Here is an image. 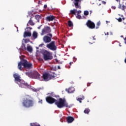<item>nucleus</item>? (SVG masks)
<instances>
[{"label":"nucleus","mask_w":126,"mask_h":126,"mask_svg":"<svg viewBox=\"0 0 126 126\" xmlns=\"http://www.w3.org/2000/svg\"><path fill=\"white\" fill-rule=\"evenodd\" d=\"M31 126H41L38 123H32L30 124Z\"/></svg>","instance_id":"22"},{"label":"nucleus","mask_w":126,"mask_h":126,"mask_svg":"<svg viewBox=\"0 0 126 126\" xmlns=\"http://www.w3.org/2000/svg\"><path fill=\"white\" fill-rule=\"evenodd\" d=\"M44 81H49V80H51L52 78H55V75L50 74L49 73H44L42 74V76Z\"/></svg>","instance_id":"6"},{"label":"nucleus","mask_w":126,"mask_h":126,"mask_svg":"<svg viewBox=\"0 0 126 126\" xmlns=\"http://www.w3.org/2000/svg\"><path fill=\"white\" fill-rule=\"evenodd\" d=\"M99 0V1H100V0Z\"/></svg>","instance_id":"55"},{"label":"nucleus","mask_w":126,"mask_h":126,"mask_svg":"<svg viewBox=\"0 0 126 126\" xmlns=\"http://www.w3.org/2000/svg\"><path fill=\"white\" fill-rule=\"evenodd\" d=\"M85 99V97H84V96H82V97H78L77 98V100L79 102V103H82V100H84Z\"/></svg>","instance_id":"21"},{"label":"nucleus","mask_w":126,"mask_h":126,"mask_svg":"<svg viewBox=\"0 0 126 126\" xmlns=\"http://www.w3.org/2000/svg\"><path fill=\"white\" fill-rule=\"evenodd\" d=\"M22 66L25 69H32L33 68V64L26 60L23 59L18 63V68L20 70H22Z\"/></svg>","instance_id":"1"},{"label":"nucleus","mask_w":126,"mask_h":126,"mask_svg":"<svg viewBox=\"0 0 126 126\" xmlns=\"http://www.w3.org/2000/svg\"><path fill=\"white\" fill-rule=\"evenodd\" d=\"M40 28H40V27H38V29H40Z\"/></svg>","instance_id":"51"},{"label":"nucleus","mask_w":126,"mask_h":126,"mask_svg":"<svg viewBox=\"0 0 126 126\" xmlns=\"http://www.w3.org/2000/svg\"><path fill=\"white\" fill-rule=\"evenodd\" d=\"M55 18L56 17L54 16L49 15L46 17L45 20L46 21H49L50 22L51 21H53Z\"/></svg>","instance_id":"14"},{"label":"nucleus","mask_w":126,"mask_h":126,"mask_svg":"<svg viewBox=\"0 0 126 126\" xmlns=\"http://www.w3.org/2000/svg\"><path fill=\"white\" fill-rule=\"evenodd\" d=\"M68 25L69 27H73V23H72V22L70 20L68 21Z\"/></svg>","instance_id":"24"},{"label":"nucleus","mask_w":126,"mask_h":126,"mask_svg":"<svg viewBox=\"0 0 126 126\" xmlns=\"http://www.w3.org/2000/svg\"><path fill=\"white\" fill-rule=\"evenodd\" d=\"M55 104L59 109L64 108V107L65 108H69L68 103L66 102L65 98H60L59 100H56Z\"/></svg>","instance_id":"3"},{"label":"nucleus","mask_w":126,"mask_h":126,"mask_svg":"<svg viewBox=\"0 0 126 126\" xmlns=\"http://www.w3.org/2000/svg\"><path fill=\"white\" fill-rule=\"evenodd\" d=\"M27 28L28 29H30V30H32V28H31V27H28Z\"/></svg>","instance_id":"41"},{"label":"nucleus","mask_w":126,"mask_h":126,"mask_svg":"<svg viewBox=\"0 0 126 126\" xmlns=\"http://www.w3.org/2000/svg\"><path fill=\"white\" fill-rule=\"evenodd\" d=\"M29 24H30V25H31V26H33V25H35V24L33 22V21H32V20H30L29 22H28Z\"/></svg>","instance_id":"27"},{"label":"nucleus","mask_w":126,"mask_h":126,"mask_svg":"<svg viewBox=\"0 0 126 126\" xmlns=\"http://www.w3.org/2000/svg\"><path fill=\"white\" fill-rule=\"evenodd\" d=\"M25 74L27 75V76H29L30 78H32L33 77V73H30V72H26Z\"/></svg>","instance_id":"18"},{"label":"nucleus","mask_w":126,"mask_h":126,"mask_svg":"<svg viewBox=\"0 0 126 126\" xmlns=\"http://www.w3.org/2000/svg\"><path fill=\"white\" fill-rule=\"evenodd\" d=\"M21 49L23 50V51H26V47L25 46V44L24 43H23L21 46Z\"/></svg>","instance_id":"26"},{"label":"nucleus","mask_w":126,"mask_h":126,"mask_svg":"<svg viewBox=\"0 0 126 126\" xmlns=\"http://www.w3.org/2000/svg\"><path fill=\"white\" fill-rule=\"evenodd\" d=\"M32 79L40 80L41 79V75H40L38 72L34 71L32 72Z\"/></svg>","instance_id":"12"},{"label":"nucleus","mask_w":126,"mask_h":126,"mask_svg":"<svg viewBox=\"0 0 126 126\" xmlns=\"http://www.w3.org/2000/svg\"><path fill=\"white\" fill-rule=\"evenodd\" d=\"M38 60L39 61H41V62H43V59L42 58H39Z\"/></svg>","instance_id":"40"},{"label":"nucleus","mask_w":126,"mask_h":126,"mask_svg":"<svg viewBox=\"0 0 126 126\" xmlns=\"http://www.w3.org/2000/svg\"><path fill=\"white\" fill-rule=\"evenodd\" d=\"M58 69H61V66H58Z\"/></svg>","instance_id":"42"},{"label":"nucleus","mask_w":126,"mask_h":126,"mask_svg":"<svg viewBox=\"0 0 126 126\" xmlns=\"http://www.w3.org/2000/svg\"><path fill=\"white\" fill-rule=\"evenodd\" d=\"M100 24H101V23H100V22H98L97 23L96 25H97V26H100Z\"/></svg>","instance_id":"34"},{"label":"nucleus","mask_w":126,"mask_h":126,"mask_svg":"<svg viewBox=\"0 0 126 126\" xmlns=\"http://www.w3.org/2000/svg\"><path fill=\"white\" fill-rule=\"evenodd\" d=\"M117 20L119 21V22H122V18H119Z\"/></svg>","instance_id":"32"},{"label":"nucleus","mask_w":126,"mask_h":126,"mask_svg":"<svg viewBox=\"0 0 126 126\" xmlns=\"http://www.w3.org/2000/svg\"><path fill=\"white\" fill-rule=\"evenodd\" d=\"M99 28V27H96V29H98Z\"/></svg>","instance_id":"49"},{"label":"nucleus","mask_w":126,"mask_h":126,"mask_svg":"<svg viewBox=\"0 0 126 126\" xmlns=\"http://www.w3.org/2000/svg\"><path fill=\"white\" fill-rule=\"evenodd\" d=\"M76 18L78 19H81V16L79 14H77Z\"/></svg>","instance_id":"29"},{"label":"nucleus","mask_w":126,"mask_h":126,"mask_svg":"<svg viewBox=\"0 0 126 126\" xmlns=\"http://www.w3.org/2000/svg\"><path fill=\"white\" fill-rule=\"evenodd\" d=\"M125 40H126V37L125 38Z\"/></svg>","instance_id":"54"},{"label":"nucleus","mask_w":126,"mask_h":126,"mask_svg":"<svg viewBox=\"0 0 126 126\" xmlns=\"http://www.w3.org/2000/svg\"><path fill=\"white\" fill-rule=\"evenodd\" d=\"M36 17H40V16L39 15H37V16H36Z\"/></svg>","instance_id":"48"},{"label":"nucleus","mask_w":126,"mask_h":126,"mask_svg":"<svg viewBox=\"0 0 126 126\" xmlns=\"http://www.w3.org/2000/svg\"><path fill=\"white\" fill-rule=\"evenodd\" d=\"M72 63H73V62H70V63H69V65H70V66H69L68 68H70V65H71V64H72Z\"/></svg>","instance_id":"36"},{"label":"nucleus","mask_w":126,"mask_h":126,"mask_svg":"<svg viewBox=\"0 0 126 126\" xmlns=\"http://www.w3.org/2000/svg\"><path fill=\"white\" fill-rule=\"evenodd\" d=\"M114 8V9H116V7H115Z\"/></svg>","instance_id":"53"},{"label":"nucleus","mask_w":126,"mask_h":126,"mask_svg":"<svg viewBox=\"0 0 126 126\" xmlns=\"http://www.w3.org/2000/svg\"><path fill=\"white\" fill-rule=\"evenodd\" d=\"M93 43H95V42H89V43H90V44H93Z\"/></svg>","instance_id":"43"},{"label":"nucleus","mask_w":126,"mask_h":126,"mask_svg":"<svg viewBox=\"0 0 126 126\" xmlns=\"http://www.w3.org/2000/svg\"><path fill=\"white\" fill-rule=\"evenodd\" d=\"M38 103H40V104H42L43 103V100L40 99Z\"/></svg>","instance_id":"35"},{"label":"nucleus","mask_w":126,"mask_h":126,"mask_svg":"<svg viewBox=\"0 0 126 126\" xmlns=\"http://www.w3.org/2000/svg\"><path fill=\"white\" fill-rule=\"evenodd\" d=\"M41 54L43 55L44 61H51V60H53V56L50 52L44 50L42 51Z\"/></svg>","instance_id":"5"},{"label":"nucleus","mask_w":126,"mask_h":126,"mask_svg":"<svg viewBox=\"0 0 126 126\" xmlns=\"http://www.w3.org/2000/svg\"><path fill=\"white\" fill-rule=\"evenodd\" d=\"M13 77L15 78V81L20 83L18 84L19 87H21V88H26V87H28L29 86L28 84L21 80L20 79V76L18 75V74H14L13 75Z\"/></svg>","instance_id":"4"},{"label":"nucleus","mask_w":126,"mask_h":126,"mask_svg":"<svg viewBox=\"0 0 126 126\" xmlns=\"http://www.w3.org/2000/svg\"><path fill=\"white\" fill-rule=\"evenodd\" d=\"M32 37L34 39H37V37H38V33L36 32H33L32 33Z\"/></svg>","instance_id":"19"},{"label":"nucleus","mask_w":126,"mask_h":126,"mask_svg":"<svg viewBox=\"0 0 126 126\" xmlns=\"http://www.w3.org/2000/svg\"><path fill=\"white\" fill-rule=\"evenodd\" d=\"M105 35H109V32H107L106 34L105 33Z\"/></svg>","instance_id":"47"},{"label":"nucleus","mask_w":126,"mask_h":126,"mask_svg":"<svg viewBox=\"0 0 126 126\" xmlns=\"http://www.w3.org/2000/svg\"><path fill=\"white\" fill-rule=\"evenodd\" d=\"M76 12L77 13V14H79V13H81V10H79V11L76 10Z\"/></svg>","instance_id":"33"},{"label":"nucleus","mask_w":126,"mask_h":126,"mask_svg":"<svg viewBox=\"0 0 126 126\" xmlns=\"http://www.w3.org/2000/svg\"><path fill=\"white\" fill-rule=\"evenodd\" d=\"M52 38H53V35L52 33H49L48 35H45L43 37V41L45 43H50L52 41Z\"/></svg>","instance_id":"8"},{"label":"nucleus","mask_w":126,"mask_h":126,"mask_svg":"<svg viewBox=\"0 0 126 126\" xmlns=\"http://www.w3.org/2000/svg\"><path fill=\"white\" fill-rule=\"evenodd\" d=\"M23 107L29 109V108H31L34 106V101L31 98V96L29 95H26L23 99L22 102Z\"/></svg>","instance_id":"2"},{"label":"nucleus","mask_w":126,"mask_h":126,"mask_svg":"<svg viewBox=\"0 0 126 126\" xmlns=\"http://www.w3.org/2000/svg\"><path fill=\"white\" fill-rule=\"evenodd\" d=\"M73 60H74V61L75 60V61H76V58H75V57H74L73 58Z\"/></svg>","instance_id":"44"},{"label":"nucleus","mask_w":126,"mask_h":126,"mask_svg":"<svg viewBox=\"0 0 126 126\" xmlns=\"http://www.w3.org/2000/svg\"><path fill=\"white\" fill-rule=\"evenodd\" d=\"M124 62H125V63H126V58L125 59Z\"/></svg>","instance_id":"46"},{"label":"nucleus","mask_w":126,"mask_h":126,"mask_svg":"<svg viewBox=\"0 0 126 126\" xmlns=\"http://www.w3.org/2000/svg\"><path fill=\"white\" fill-rule=\"evenodd\" d=\"M114 8V9H116V7H115Z\"/></svg>","instance_id":"52"},{"label":"nucleus","mask_w":126,"mask_h":126,"mask_svg":"<svg viewBox=\"0 0 126 126\" xmlns=\"http://www.w3.org/2000/svg\"><path fill=\"white\" fill-rule=\"evenodd\" d=\"M27 50L28 52H30V53L32 52V51H33L32 49V47L30 46H27Z\"/></svg>","instance_id":"23"},{"label":"nucleus","mask_w":126,"mask_h":126,"mask_svg":"<svg viewBox=\"0 0 126 126\" xmlns=\"http://www.w3.org/2000/svg\"><path fill=\"white\" fill-rule=\"evenodd\" d=\"M66 121L68 124H71V123L74 121V118L71 116H68L66 117Z\"/></svg>","instance_id":"15"},{"label":"nucleus","mask_w":126,"mask_h":126,"mask_svg":"<svg viewBox=\"0 0 126 126\" xmlns=\"http://www.w3.org/2000/svg\"><path fill=\"white\" fill-rule=\"evenodd\" d=\"M102 3H103V4H106V1H102Z\"/></svg>","instance_id":"38"},{"label":"nucleus","mask_w":126,"mask_h":126,"mask_svg":"<svg viewBox=\"0 0 126 126\" xmlns=\"http://www.w3.org/2000/svg\"><path fill=\"white\" fill-rule=\"evenodd\" d=\"M51 28L49 26H46L42 29L41 35V36H43V35H44V34H48V33H51Z\"/></svg>","instance_id":"9"},{"label":"nucleus","mask_w":126,"mask_h":126,"mask_svg":"<svg viewBox=\"0 0 126 126\" xmlns=\"http://www.w3.org/2000/svg\"><path fill=\"white\" fill-rule=\"evenodd\" d=\"M46 101L48 104H54V103H56L57 99L51 96H47L46 97Z\"/></svg>","instance_id":"11"},{"label":"nucleus","mask_w":126,"mask_h":126,"mask_svg":"<svg viewBox=\"0 0 126 126\" xmlns=\"http://www.w3.org/2000/svg\"><path fill=\"white\" fill-rule=\"evenodd\" d=\"M86 25L90 29H94L95 28V24L90 20H88Z\"/></svg>","instance_id":"10"},{"label":"nucleus","mask_w":126,"mask_h":126,"mask_svg":"<svg viewBox=\"0 0 126 126\" xmlns=\"http://www.w3.org/2000/svg\"><path fill=\"white\" fill-rule=\"evenodd\" d=\"M84 15H86V16H87V15H88L89 14V12H88V11H85L84 12Z\"/></svg>","instance_id":"28"},{"label":"nucleus","mask_w":126,"mask_h":126,"mask_svg":"<svg viewBox=\"0 0 126 126\" xmlns=\"http://www.w3.org/2000/svg\"><path fill=\"white\" fill-rule=\"evenodd\" d=\"M70 14H74V15H76V9H74L73 10H71L70 11Z\"/></svg>","instance_id":"20"},{"label":"nucleus","mask_w":126,"mask_h":126,"mask_svg":"<svg viewBox=\"0 0 126 126\" xmlns=\"http://www.w3.org/2000/svg\"><path fill=\"white\" fill-rule=\"evenodd\" d=\"M121 37H123V35H122V36H121Z\"/></svg>","instance_id":"57"},{"label":"nucleus","mask_w":126,"mask_h":126,"mask_svg":"<svg viewBox=\"0 0 126 126\" xmlns=\"http://www.w3.org/2000/svg\"><path fill=\"white\" fill-rule=\"evenodd\" d=\"M32 33L30 32H25L24 33V38L26 37H31Z\"/></svg>","instance_id":"16"},{"label":"nucleus","mask_w":126,"mask_h":126,"mask_svg":"<svg viewBox=\"0 0 126 126\" xmlns=\"http://www.w3.org/2000/svg\"><path fill=\"white\" fill-rule=\"evenodd\" d=\"M68 93H73L74 92V88L71 87L67 89Z\"/></svg>","instance_id":"17"},{"label":"nucleus","mask_w":126,"mask_h":126,"mask_svg":"<svg viewBox=\"0 0 126 126\" xmlns=\"http://www.w3.org/2000/svg\"><path fill=\"white\" fill-rule=\"evenodd\" d=\"M119 8H122V6H121V5L119 6Z\"/></svg>","instance_id":"45"},{"label":"nucleus","mask_w":126,"mask_h":126,"mask_svg":"<svg viewBox=\"0 0 126 126\" xmlns=\"http://www.w3.org/2000/svg\"><path fill=\"white\" fill-rule=\"evenodd\" d=\"M87 85H88V86H89V85H88V84Z\"/></svg>","instance_id":"56"},{"label":"nucleus","mask_w":126,"mask_h":126,"mask_svg":"<svg viewBox=\"0 0 126 126\" xmlns=\"http://www.w3.org/2000/svg\"><path fill=\"white\" fill-rule=\"evenodd\" d=\"M47 4H45L44 5V8H47Z\"/></svg>","instance_id":"39"},{"label":"nucleus","mask_w":126,"mask_h":126,"mask_svg":"<svg viewBox=\"0 0 126 126\" xmlns=\"http://www.w3.org/2000/svg\"><path fill=\"white\" fill-rule=\"evenodd\" d=\"M75 2L74 3L75 7L76 8H79V9H81V6L79 5V2L81 1V0H74Z\"/></svg>","instance_id":"13"},{"label":"nucleus","mask_w":126,"mask_h":126,"mask_svg":"<svg viewBox=\"0 0 126 126\" xmlns=\"http://www.w3.org/2000/svg\"><path fill=\"white\" fill-rule=\"evenodd\" d=\"M47 48L51 50V51H56L57 50V46H56V41H52L49 44H47Z\"/></svg>","instance_id":"7"},{"label":"nucleus","mask_w":126,"mask_h":126,"mask_svg":"<svg viewBox=\"0 0 126 126\" xmlns=\"http://www.w3.org/2000/svg\"><path fill=\"white\" fill-rule=\"evenodd\" d=\"M84 113L88 115V114L90 113V109H89V108H86L84 111Z\"/></svg>","instance_id":"25"},{"label":"nucleus","mask_w":126,"mask_h":126,"mask_svg":"<svg viewBox=\"0 0 126 126\" xmlns=\"http://www.w3.org/2000/svg\"><path fill=\"white\" fill-rule=\"evenodd\" d=\"M126 6L125 5H123L122 6V10H124L125 11V9H126Z\"/></svg>","instance_id":"30"},{"label":"nucleus","mask_w":126,"mask_h":126,"mask_svg":"<svg viewBox=\"0 0 126 126\" xmlns=\"http://www.w3.org/2000/svg\"><path fill=\"white\" fill-rule=\"evenodd\" d=\"M44 43H42L41 44L39 45V47H43V46H44Z\"/></svg>","instance_id":"37"},{"label":"nucleus","mask_w":126,"mask_h":126,"mask_svg":"<svg viewBox=\"0 0 126 126\" xmlns=\"http://www.w3.org/2000/svg\"><path fill=\"white\" fill-rule=\"evenodd\" d=\"M116 1H117V2H119V0H116Z\"/></svg>","instance_id":"50"},{"label":"nucleus","mask_w":126,"mask_h":126,"mask_svg":"<svg viewBox=\"0 0 126 126\" xmlns=\"http://www.w3.org/2000/svg\"><path fill=\"white\" fill-rule=\"evenodd\" d=\"M92 40H94V41H95V40H96V38H95L94 36H93L92 38H91L90 39V41H92Z\"/></svg>","instance_id":"31"}]
</instances>
